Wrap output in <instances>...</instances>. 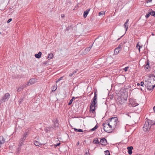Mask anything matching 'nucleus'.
<instances>
[{"label":"nucleus","instance_id":"1","mask_svg":"<svg viewBox=\"0 0 155 155\" xmlns=\"http://www.w3.org/2000/svg\"><path fill=\"white\" fill-rule=\"evenodd\" d=\"M149 78L145 82V86L149 91L152 90L155 87V76L154 74H150Z\"/></svg>","mask_w":155,"mask_h":155},{"label":"nucleus","instance_id":"2","mask_svg":"<svg viewBox=\"0 0 155 155\" xmlns=\"http://www.w3.org/2000/svg\"><path fill=\"white\" fill-rule=\"evenodd\" d=\"M108 123L109 125H110V127L115 129L118 123V118L116 117H113L110 118Z\"/></svg>","mask_w":155,"mask_h":155},{"label":"nucleus","instance_id":"3","mask_svg":"<svg viewBox=\"0 0 155 155\" xmlns=\"http://www.w3.org/2000/svg\"><path fill=\"white\" fill-rule=\"evenodd\" d=\"M103 129L106 132L111 133L113 130L114 128H113L112 127H110V125H109V124L103 123Z\"/></svg>","mask_w":155,"mask_h":155},{"label":"nucleus","instance_id":"4","mask_svg":"<svg viewBox=\"0 0 155 155\" xmlns=\"http://www.w3.org/2000/svg\"><path fill=\"white\" fill-rule=\"evenodd\" d=\"M151 127L149 125V123H148L146 120L143 127V129L144 131H147L150 130Z\"/></svg>","mask_w":155,"mask_h":155},{"label":"nucleus","instance_id":"5","mask_svg":"<svg viewBox=\"0 0 155 155\" xmlns=\"http://www.w3.org/2000/svg\"><path fill=\"white\" fill-rule=\"evenodd\" d=\"M97 94L96 92H94V97L93 98L91 104L93 105V106L96 105V104L97 103Z\"/></svg>","mask_w":155,"mask_h":155},{"label":"nucleus","instance_id":"6","mask_svg":"<svg viewBox=\"0 0 155 155\" xmlns=\"http://www.w3.org/2000/svg\"><path fill=\"white\" fill-rule=\"evenodd\" d=\"M36 82V80L35 78H32L30 79L28 82L26 84V86L31 85Z\"/></svg>","mask_w":155,"mask_h":155},{"label":"nucleus","instance_id":"7","mask_svg":"<svg viewBox=\"0 0 155 155\" xmlns=\"http://www.w3.org/2000/svg\"><path fill=\"white\" fill-rule=\"evenodd\" d=\"M118 101V104L121 105L123 104L125 102H126L127 100L123 97H121L120 98Z\"/></svg>","mask_w":155,"mask_h":155},{"label":"nucleus","instance_id":"8","mask_svg":"<svg viewBox=\"0 0 155 155\" xmlns=\"http://www.w3.org/2000/svg\"><path fill=\"white\" fill-rule=\"evenodd\" d=\"M10 94L8 93H6L2 98V100L4 102L7 101L8 100Z\"/></svg>","mask_w":155,"mask_h":155},{"label":"nucleus","instance_id":"9","mask_svg":"<svg viewBox=\"0 0 155 155\" xmlns=\"http://www.w3.org/2000/svg\"><path fill=\"white\" fill-rule=\"evenodd\" d=\"M101 144L103 146H106L107 143V140L105 138H103L101 139L100 142Z\"/></svg>","mask_w":155,"mask_h":155},{"label":"nucleus","instance_id":"10","mask_svg":"<svg viewBox=\"0 0 155 155\" xmlns=\"http://www.w3.org/2000/svg\"><path fill=\"white\" fill-rule=\"evenodd\" d=\"M147 122L149 123V125L151 127L152 125H155V121H153L149 119H147Z\"/></svg>","mask_w":155,"mask_h":155},{"label":"nucleus","instance_id":"11","mask_svg":"<svg viewBox=\"0 0 155 155\" xmlns=\"http://www.w3.org/2000/svg\"><path fill=\"white\" fill-rule=\"evenodd\" d=\"M58 120L56 119L55 121H54V125L53 128L54 129H56L58 128L59 127V123L58 122Z\"/></svg>","mask_w":155,"mask_h":155},{"label":"nucleus","instance_id":"12","mask_svg":"<svg viewBox=\"0 0 155 155\" xmlns=\"http://www.w3.org/2000/svg\"><path fill=\"white\" fill-rule=\"evenodd\" d=\"M97 105L93 106V105L91 104L90 106V111L91 113H93L95 111V107H96Z\"/></svg>","mask_w":155,"mask_h":155},{"label":"nucleus","instance_id":"13","mask_svg":"<svg viewBox=\"0 0 155 155\" xmlns=\"http://www.w3.org/2000/svg\"><path fill=\"white\" fill-rule=\"evenodd\" d=\"M94 44V42L93 44L91 46L85 49L84 50V54H86L88 53V52L90 51L91 49L92 48V45Z\"/></svg>","mask_w":155,"mask_h":155},{"label":"nucleus","instance_id":"14","mask_svg":"<svg viewBox=\"0 0 155 155\" xmlns=\"http://www.w3.org/2000/svg\"><path fill=\"white\" fill-rule=\"evenodd\" d=\"M128 150V152L129 155H131L132 153V150L133 149V147L132 146L128 147H127Z\"/></svg>","mask_w":155,"mask_h":155},{"label":"nucleus","instance_id":"15","mask_svg":"<svg viewBox=\"0 0 155 155\" xmlns=\"http://www.w3.org/2000/svg\"><path fill=\"white\" fill-rule=\"evenodd\" d=\"M90 10V8H89L86 11H85L84 13V18H86L87 15L88 14Z\"/></svg>","mask_w":155,"mask_h":155},{"label":"nucleus","instance_id":"16","mask_svg":"<svg viewBox=\"0 0 155 155\" xmlns=\"http://www.w3.org/2000/svg\"><path fill=\"white\" fill-rule=\"evenodd\" d=\"M42 54L41 52L39 51L37 54H35V56L36 58H40L41 57V56Z\"/></svg>","mask_w":155,"mask_h":155},{"label":"nucleus","instance_id":"17","mask_svg":"<svg viewBox=\"0 0 155 155\" xmlns=\"http://www.w3.org/2000/svg\"><path fill=\"white\" fill-rule=\"evenodd\" d=\"M93 143L94 144H99L100 143V142L98 141L97 138H94L93 140Z\"/></svg>","mask_w":155,"mask_h":155},{"label":"nucleus","instance_id":"18","mask_svg":"<svg viewBox=\"0 0 155 155\" xmlns=\"http://www.w3.org/2000/svg\"><path fill=\"white\" fill-rule=\"evenodd\" d=\"M121 51L120 50V49H119L117 48L114 50V54H117Z\"/></svg>","mask_w":155,"mask_h":155},{"label":"nucleus","instance_id":"19","mask_svg":"<svg viewBox=\"0 0 155 155\" xmlns=\"http://www.w3.org/2000/svg\"><path fill=\"white\" fill-rule=\"evenodd\" d=\"M34 143L35 145L36 146H38L40 147V145H41V144L38 141L36 140L34 141Z\"/></svg>","mask_w":155,"mask_h":155},{"label":"nucleus","instance_id":"20","mask_svg":"<svg viewBox=\"0 0 155 155\" xmlns=\"http://www.w3.org/2000/svg\"><path fill=\"white\" fill-rule=\"evenodd\" d=\"M57 85H54L51 88L52 91V92H53L55 91L57 89Z\"/></svg>","mask_w":155,"mask_h":155},{"label":"nucleus","instance_id":"21","mask_svg":"<svg viewBox=\"0 0 155 155\" xmlns=\"http://www.w3.org/2000/svg\"><path fill=\"white\" fill-rule=\"evenodd\" d=\"M53 55L52 53H50L48 54V60L51 59L53 57Z\"/></svg>","mask_w":155,"mask_h":155},{"label":"nucleus","instance_id":"22","mask_svg":"<svg viewBox=\"0 0 155 155\" xmlns=\"http://www.w3.org/2000/svg\"><path fill=\"white\" fill-rule=\"evenodd\" d=\"M105 14V12L104 11H101L99 12V15L100 16H103V15Z\"/></svg>","mask_w":155,"mask_h":155},{"label":"nucleus","instance_id":"23","mask_svg":"<svg viewBox=\"0 0 155 155\" xmlns=\"http://www.w3.org/2000/svg\"><path fill=\"white\" fill-rule=\"evenodd\" d=\"M142 47V45L141 46H140L139 45V43H137V45L136 46V48H138V49L139 52H140V48L141 47Z\"/></svg>","mask_w":155,"mask_h":155},{"label":"nucleus","instance_id":"24","mask_svg":"<svg viewBox=\"0 0 155 155\" xmlns=\"http://www.w3.org/2000/svg\"><path fill=\"white\" fill-rule=\"evenodd\" d=\"M98 126L96 125L93 128H92L91 130V131H93L95 130L97 128Z\"/></svg>","mask_w":155,"mask_h":155},{"label":"nucleus","instance_id":"25","mask_svg":"<svg viewBox=\"0 0 155 155\" xmlns=\"http://www.w3.org/2000/svg\"><path fill=\"white\" fill-rule=\"evenodd\" d=\"M26 137L25 136H23L21 139V141H22V142H24V141L26 139Z\"/></svg>","mask_w":155,"mask_h":155},{"label":"nucleus","instance_id":"26","mask_svg":"<svg viewBox=\"0 0 155 155\" xmlns=\"http://www.w3.org/2000/svg\"><path fill=\"white\" fill-rule=\"evenodd\" d=\"M104 154L105 155H110V152L108 150L104 151Z\"/></svg>","mask_w":155,"mask_h":155},{"label":"nucleus","instance_id":"27","mask_svg":"<svg viewBox=\"0 0 155 155\" xmlns=\"http://www.w3.org/2000/svg\"><path fill=\"white\" fill-rule=\"evenodd\" d=\"M61 144V143H57L56 144H54L53 145H52V146H54V147H56L59 146Z\"/></svg>","mask_w":155,"mask_h":155},{"label":"nucleus","instance_id":"28","mask_svg":"<svg viewBox=\"0 0 155 155\" xmlns=\"http://www.w3.org/2000/svg\"><path fill=\"white\" fill-rule=\"evenodd\" d=\"M28 130H26L23 136H25V137H26L28 135Z\"/></svg>","mask_w":155,"mask_h":155},{"label":"nucleus","instance_id":"29","mask_svg":"<svg viewBox=\"0 0 155 155\" xmlns=\"http://www.w3.org/2000/svg\"><path fill=\"white\" fill-rule=\"evenodd\" d=\"M124 27L125 28L126 31H127V30L128 28V26L127 25V24H125V23H124Z\"/></svg>","mask_w":155,"mask_h":155},{"label":"nucleus","instance_id":"30","mask_svg":"<svg viewBox=\"0 0 155 155\" xmlns=\"http://www.w3.org/2000/svg\"><path fill=\"white\" fill-rule=\"evenodd\" d=\"M150 14H151L152 16L155 17V12L152 11L150 12Z\"/></svg>","mask_w":155,"mask_h":155},{"label":"nucleus","instance_id":"31","mask_svg":"<svg viewBox=\"0 0 155 155\" xmlns=\"http://www.w3.org/2000/svg\"><path fill=\"white\" fill-rule=\"evenodd\" d=\"M132 106L133 107H135L138 105V104L137 103H134V104L133 103H132L131 104Z\"/></svg>","mask_w":155,"mask_h":155},{"label":"nucleus","instance_id":"32","mask_svg":"<svg viewBox=\"0 0 155 155\" xmlns=\"http://www.w3.org/2000/svg\"><path fill=\"white\" fill-rule=\"evenodd\" d=\"M140 85L143 87H144V86H145V84H144V83L143 81L141 82L140 83Z\"/></svg>","mask_w":155,"mask_h":155},{"label":"nucleus","instance_id":"33","mask_svg":"<svg viewBox=\"0 0 155 155\" xmlns=\"http://www.w3.org/2000/svg\"><path fill=\"white\" fill-rule=\"evenodd\" d=\"M47 128L48 129H49V130L50 131L51 130H52V129L53 128L52 126H49L48 127H47Z\"/></svg>","mask_w":155,"mask_h":155},{"label":"nucleus","instance_id":"34","mask_svg":"<svg viewBox=\"0 0 155 155\" xmlns=\"http://www.w3.org/2000/svg\"><path fill=\"white\" fill-rule=\"evenodd\" d=\"M45 130L47 133L49 131H50L49 129H48L47 127L45 129Z\"/></svg>","mask_w":155,"mask_h":155},{"label":"nucleus","instance_id":"35","mask_svg":"<svg viewBox=\"0 0 155 155\" xmlns=\"http://www.w3.org/2000/svg\"><path fill=\"white\" fill-rule=\"evenodd\" d=\"M73 101V99H71L69 101V103L68 104V105H71Z\"/></svg>","mask_w":155,"mask_h":155},{"label":"nucleus","instance_id":"36","mask_svg":"<svg viewBox=\"0 0 155 155\" xmlns=\"http://www.w3.org/2000/svg\"><path fill=\"white\" fill-rule=\"evenodd\" d=\"M63 77H61L57 81H56V83H58L59 82L60 80H62V79Z\"/></svg>","mask_w":155,"mask_h":155},{"label":"nucleus","instance_id":"37","mask_svg":"<svg viewBox=\"0 0 155 155\" xmlns=\"http://www.w3.org/2000/svg\"><path fill=\"white\" fill-rule=\"evenodd\" d=\"M150 15H151V14H150V12L148 14H147L145 15V17L146 18H148L149 17Z\"/></svg>","mask_w":155,"mask_h":155},{"label":"nucleus","instance_id":"38","mask_svg":"<svg viewBox=\"0 0 155 155\" xmlns=\"http://www.w3.org/2000/svg\"><path fill=\"white\" fill-rule=\"evenodd\" d=\"M27 86H26V84L24 86V85H22V86H21L20 87V88H21V89L22 90L23 89H24L25 87H27Z\"/></svg>","mask_w":155,"mask_h":155},{"label":"nucleus","instance_id":"39","mask_svg":"<svg viewBox=\"0 0 155 155\" xmlns=\"http://www.w3.org/2000/svg\"><path fill=\"white\" fill-rule=\"evenodd\" d=\"M129 68V67H126L125 68H124V70L125 71H127V69L128 68Z\"/></svg>","mask_w":155,"mask_h":155},{"label":"nucleus","instance_id":"40","mask_svg":"<svg viewBox=\"0 0 155 155\" xmlns=\"http://www.w3.org/2000/svg\"><path fill=\"white\" fill-rule=\"evenodd\" d=\"M145 86H144V87H142L140 88L141 90L142 91H144L145 90Z\"/></svg>","mask_w":155,"mask_h":155},{"label":"nucleus","instance_id":"41","mask_svg":"<svg viewBox=\"0 0 155 155\" xmlns=\"http://www.w3.org/2000/svg\"><path fill=\"white\" fill-rule=\"evenodd\" d=\"M117 48L119 49H120V50L121 51V50L122 47L120 45L118 46Z\"/></svg>","mask_w":155,"mask_h":155},{"label":"nucleus","instance_id":"42","mask_svg":"<svg viewBox=\"0 0 155 155\" xmlns=\"http://www.w3.org/2000/svg\"><path fill=\"white\" fill-rule=\"evenodd\" d=\"M12 20V18H10L7 21V22L8 23H9Z\"/></svg>","mask_w":155,"mask_h":155},{"label":"nucleus","instance_id":"43","mask_svg":"<svg viewBox=\"0 0 155 155\" xmlns=\"http://www.w3.org/2000/svg\"><path fill=\"white\" fill-rule=\"evenodd\" d=\"M23 142L22 141H21V143H19L20 146H22L23 145Z\"/></svg>","mask_w":155,"mask_h":155},{"label":"nucleus","instance_id":"44","mask_svg":"<svg viewBox=\"0 0 155 155\" xmlns=\"http://www.w3.org/2000/svg\"><path fill=\"white\" fill-rule=\"evenodd\" d=\"M152 1V0H146V2L147 3H148L149 2H151Z\"/></svg>","mask_w":155,"mask_h":155},{"label":"nucleus","instance_id":"45","mask_svg":"<svg viewBox=\"0 0 155 155\" xmlns=\"http://www.w3.org/2000/svg\"><path fill=\"white\" fill-rule=\"evenodd\" d=\"M21 88H20V87H19L18 88V89L17 90V91L18 92H20V91H21Z\"/></svg>","mask_w":155,"mask_h":155},{"label":"nucleus","instance_id":"46","mask_svg":"<svg viewBox=\"0 0 155 155\" xmlns=\"http://www.w3.org/2000/svg\"><path fill=\"white\" fill-rule=\"evenodd\" d=\"M78 132H83V130L81 129H79L78 130Z\"/></svg>","mask_w":155,"mask_h":155},{"label":"nucleus","instance_id":"47","mask_svg":"<svg viewBox=\"0 0 155 155\" xmlns=\"http://www.w3.org/2000/svg\"><path fill=\"white\" fill-rule=\"evenodd\" d=\"M77 71H78V70H77V69H76V70H75V71L73 72V74H74V73H76L77 72Z\"/></svg>","mask_w":155,"mask_h":155},{"label":"nucleus","instance_id":"48","mask_svg":"<svg viewBox=\"0 0 155 155\" xmlns=\"http://www.w3.org/2000/svg\"><path fill=\"white\" fill-rule=\"evenodd\" d=\"M128 21H129V20L128 19H127L126 20V21L125 22V24H127V23H128Z\"/></svg>","mask_w":155,"mask_h":155},{"label":"nucleus","instance_id":"49","mask_svg":"<svg viewBox=\"0 0 155 155\" xmlns=\"http://www.w3.org/2000/svg\"><path fill=\"white\" fill-rule=\"evenodd\" d=\"M74 130L75 131H76V132H78V129H77L75 128H74Z\"/></svg>","mask_w":155,"mask_h":155},{"label":"nucleus","instance_id":"50","mask_svg":"<svg viewBox=\"0 0 155 155\" xmlns=\"http://www.w3.org/2000/svg\"><path fill=\"white\" fill-rule=\"evenodd\" d=\"M149 64H150V63L149 62H147V64L146 65V66H148L149 65Z\"/></svg>","mask_w":155,"mask_h":155},{"label":"nucleus","instance_id":"51","mask_svg":"<svg viewBox=\"0 0 155 155\" xmlns=\"http://www.w3.org/2000/svg\"><path fill=\"white\" fill-rule=\"evenodd\" d=\"M73 73H72V74H69V76H70V77H72V75H73Z\"/></svg>","mask_w":155,"mask_h":155},{"label":"nucleus","instance_id":"52","mask_svg":"<svg viewBox=\"0 0 155 155\" xmlns=\"http://www.w3.org/2000/svg\"><path fill=\"white\" fill-rule=\"evenodd\" d=\"M123 36H124V35H123L122 36H121L120 38H118V39H117V41L119 40L120 39V38H121Z\"/></svg>","mask_w":155,"mask_h":155},{"label":"nucleus","instance_id":"53","mask_svg":"<svg viewBox=\"0 0 155 155\" xmlns=\"http://www.w3.org/2000/svg\"><path fill=\"white\" fill-rule=\"evenodd\" d=\"M153 110H154V111H155V106H154L153 107Z\"/></svg>","mask_w":155,"mask_h":155},{"label":"nucleus","instance_id":"54","mask_svg":"<svg viewBox=\"0 0 155 155\" xmlns=\"http://www.w3.org/2000/svg\"><path fill=\"white\" fill-rule=\"evenodd\" d=\"M79 141H78V142H77V146H78V145H79Z\"/></svg>","mask_w":155,"mask_h":155},{"label":"nucleus","instance_id":"55","mask_svg":"<svg viewBox=\"0 0 155 155\" xmlns=\"http://www.w3.org/2000/svg\"><path fill=\"white\" fill-rule=\"evenodd\" d=\"M89 151H88L87 152H86L85 153V154H88V153H89Z\"/></svg>","mask_w":155,"mask_h":155},{"label":"nucleus","instance_id":"56","mask_svg":"<svg viewBox=\"0 0 155 155\" xmlns=\"http://www.w3.org/2000/svg\"><path fill=\"white\" fill-rule=\"evenodd\" d=\"M148 66H146V65L145 66V68H146L147 69H148Z\"/></svg>","mask_w":155,"mask_h":155},{"label":"nucleus","instance_id":"57","mask_svg":"<svg viewBox=\"0 0 155 155\" xmlns=\"http://www.w3.org/2000/svg\"><path fill=\"white\" fill-rule=\"evenodd\" d=\"M140 83H137V86H140Z\"/></svg>","mask_w":155,"mask_h":155},{"label":"nucleus","instance_id":"58","mask_svg":"<svg viewBox=\"0 0 155 155\" xmlns=\"http://www.w3.org/2000/svg\"><path fill=\"white\" fill-rule=\"evenodd\" d=\"M75 98L74 97H72V99H73H73H75Z\"/></svg>","mask_w":155,"mask_h":155},{"label":"nucleus","instance_id":"59","mask_svg":"<svg viewBox=\"0 0 155 155\" xmlns=\"http://www.w3.org/2000/svg\"><path fill=\"white\" fill-rule=\"evenodd\" d=\"M136 155H142L141 154H137Z\"/></svg>","mask_w":155,"mask_h":155},{"label":"nucleus","instance_id":"60","mask_svg":"<svg viewBox=\"0 0 155 155\" xmlns=\"http://www.w3.org/2000/svg\"><path fill=\"white\" fill-rule=\"evenodd\" d=\"M152 35H154V34L153 33L152 34Z\"/></svg>","mask_w":155,"mask_h":155},{"label":"nucleus","instance_id":"61","mask_svg":"<svg viewBox=\"0 0 155 155\" xmlns=\"http://www.w3.org/2000/svg\"><path fill=\"white\" fill-rule=\"evenodd\" d=\"M112 98H113V97H110V98L111 99H112Z\"/></svg>","mask_w":155,"mask_h":155},{"label":"nucleus","instance_id":"62","mask_svg":"<svg viewBox=\"0 0 155 155\" xmlns=\"http://www.w3.org/2000/svg\"><path fill=\"white\" fill-rule=\"evenodd\" d=\"M44 149H47V148H44Z\"/></svg>","mask_w":155,"mask_h":155},{"label":"nucleus","instance_id":"63","mask_svg":"<svg viewBox=\"0 0 155 155\" xmlns=\"http://www.w3.org/2000/svg\"><path fill=\"white\" fill-rule=\"evenodd\" d=\"M61 17H63V15H61Z\"/></svg>","mask_w":155,"mask_h":155},{"label":"nucleus","instance_id":"64","mask_svg":"<svg viewBox=\"0 0 155 155\" xmlns=\"http://www.w3.org/2000/svg\"><path fill=\"white\" fill-rule=\"evenodd\" d=\"M61 17H63V15H61Z\"/></svg>","mask_w":155,"mask_h":155}]
</instances>
